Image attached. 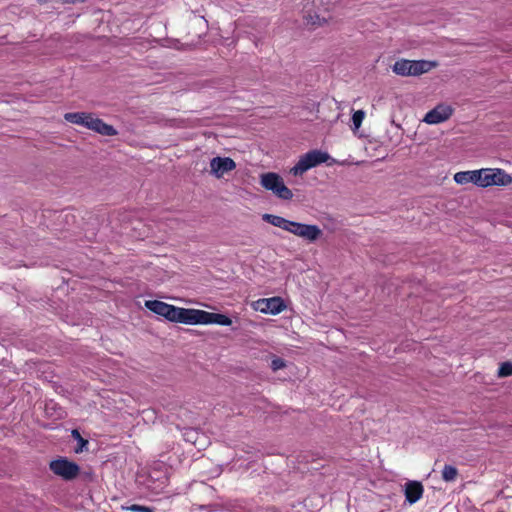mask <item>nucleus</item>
Segmentation results:
<instances>
[{
    "label": "nucleus",
    "mask_w": 512,
    "mask_h": 512,
    "mask_svg": "<svg viewBox=\"0 0 512 512\" xmlns=\"http://www.w3.org/2000/svg\"><path fill=\"white\" fill-rule=\"evenodd\" d=\"M145 307L148 308L150 311L154 312L155 314L165 317L167 320L171 322L175 317L176 306L167 304L165 302L159 300H147L145 301Z\"/></svg>",
    "instance_id": "ddd939ff"
},
{
    "label": "nucleus",
    "mask_w": 512,
    "mask_h": 512,
    "mask_svg": "<svg viewBox=\"0 0 512 512\" xmlns=\"http://www.w3.org/2000/svg\"><path fill=\"white\" fill-rule=\"evenodd\" d=\"M123 508L126 510L134 511V512H153V510L150 507L136 505V504H133L128 507H123Z\"/></svg>",
    "instance_id": "aec40b11"
},
{
    "label": "nucleus",
    "mask_w": 512,
    "mask_h": 512,
    "mask_svg": "<svg viewBox=\"0 0 512 512\" xmlns=\"http://www.w3.org/2000/svg\"><path fill=\"white\" fill-rule=\"evenodd\" d=\"M478 175H479V170L461 171V172H457L454 175V181L460 185L473 183V184L479 186Z\"/></svg>",
    "instance_id": "2eb2a0df"
},
{
    "label": "nucleus",
    "mask_w": 512,
    "mask_h": 512,
    "mask_svg": "<svg viewBox=\"0 0 512 512\" xmlns=\"http://www.w3.org/2000/svg\"><path fill=\"white\" fill-rule=\"evenodd\" d=\"M512 375V363L511 362H504L500 365L499 371H498V377H508Z\"/></svg>",
    "instance_id": "a211bd4d"
},
{
    "label": "nucleus",
    "mask_w": 512,
    "mask_h": 512,
    "mask_svg": "<svg viewBox=\"0 0 512 512\" xmlns=\"http://www.w3.org/2000/svg\"><path fill=\"white\" fill-rule=\"evenodd\" d=\"M210 174L216 179H223L225 175L236 169L235 161L230 157H214L209 163Z\"/></svg>",
    "instance_id": "9d476101"
},
{
    "label": "nucleus",
    "mask_w": 512,
    "mask_h": 512,
    "mask_svg": "<svg viewBox=\"0 0 512 512\" xmlns=\"http://www.w3.org/2000/svg\"><path fill=\"white\" fill-rule=\"evenodd\" d=\"M423 491V485L418 481H408L405 484V497L411 504L417 502L422 497Z\"/></svg>",
    "instance_id": "4468645a"
},
{
    "label": "nucleus",
    "mask_w": 512,
    "mask_h": 512,
    "mask_svg": "<svg viewBox=\"0 0 512 512\" xmlns=\"http://www.w3.org/2000/svg\"><path fill=\"white\" fill-rule=\"evenodd\" d=\"M84 447L85 446H82V442H79V446L77 448H75V452L76 453L82 452Z\"/></svg>",
    "instance_id": "4be33fe9"
},
{
    "label": "nucleus",
    "mask_w": 512,
    "mask_h": 512,
    "mask_svg": "<svg viewBox=\"0 0 512 512\" xmlns=\"http://www.w3.org/2000/svg\"><path fill=\"white\" fill-rule=\"evenodd\" d=\"M64 119L70 123L83 125L86 128L105 136L117 135L116 129L104 123L92 113L87 112H69L64 115Z\"/></svg>",
    "instance_id": "7ed1b4c3"
},
{
    "label": "nucleus",
    "mask_w": 512,
    "mask_h": 512,
    "mask_svg": "<svg viewBox=\"0 0 512 512\" xmlns=\"http://www.w3.org/2000/svg\"><path fill=\"white\" fill-rule=\"evenodd\" d=\"M286 367V362L279 358V357H274L271 361V368L273 371H277L279 369H283Z\"/></svg>",
    "instance_id": "6ab92c4d"
},
{
    "label": "nucleus",
    "mask_w": 512,
    "mask_h": 512,
    "mask_svg": "<svg viewBox=\"0 0 512 512\" xmlns=\"http://www.w3.org/2000/svg\"><path fill=\"white\" fill-rule=\"evenodd\" d=\"M366 114L363 110H357L352 115L353 131L356 132L362 125Z\"/></svg>",
    "instance_id": "f3484780"
},
{
    "label": "nucleus",
    "mask_w": 512,
    "mask_h": 512,
    "mask_svg": "<svg viewBox=\"0 0 512 512\" xmlns=\"http://www.w3.org/2000/svg\"><path fill=\"white\" fill-rule=\"evenodd\" d=\"M252 307L262 313L277 314L285 308V305L280 297H272L259 299L252 303Z\"/></svg>",
    "instance_id": "f8f14e48"
},
{
    "label": "nucleus",
    "mask_w": 512,
    "mask_h": 512,
    "mask_svg": "<svg viewBox=\"0 0 512 512\" xmlns=\"http://www.w3.org/2000/svg\"><path fill=\"white\" fill-rule=\"evenodd\" d=\"M329 159L327 153L318 150H313L302 156L298 163L291 169L293 175H302L308 169L324 163Z\"/></svg>",
    "instance_id": "6e6552de"
},
{
    "label": "nucleus",
    "mask_w": 512,
    "mask_h": 512,
    "mask_svg": "<svg viewBox=\"0 0 512 512\" xmlns=\"http://www.w3.org/2000/svg\"><path fill=\"white\" fill-rule=\"evenodd\" d=\"M260 184L281 200L289 201L293 198L292 190L286 186L283 178L277 173L267 172L261 174Z\"/></svg>",
    "instance_id": "423d86ee"
},
{
    "label": "nucleus",
    "mask_w": 512,
    "mask_h": 512,
    "mask_svg": "<svg viewBox=\"0 0 512 512\" xmlns=\"http://www.w3.org/2000/svg\"><path fill=\"white\" fill-rule=\"evenodd\" d=\"M177 44H178V41L175 40V41H172L171 44H169V46L170 47H174V48H178Z\"/></svg>",
    "instance_id": "5701e85b"
},
{
    "label": "nucleus",
    "mask_w": 512,
    "mask_h": 512,
    "mask_svg": "<svg viewBox=\"0 0 512 512\" xmlns=\"http://www.w3.org/2000/svg\"><path fill=\"white\" fill-rule=\"evenodd\" d=\"M51 471L65 480L75 479L79 474V466L65 458H60L50 463Z\"/></svg>",
    "instance_id": "1a4fd4ad"
},
{
    "label": "nucleus",
    "mask_w": 512,
    "mask_h": 512,
    "mask_svg": "<svg viewBox=\"0 0 512 512\" xmlns=\"http://www.w3.org/2000/svg\"><path fill=\"white\" fill-rule=\"evenodd\" d=\"M393 125H395L397 128L401 129V125L396 123L394 120L391 122Z\"/></svg>",
    "instance_id": "b1692460"
},
{
    "label": "nucleus",
    "mask_w": 512,
    "mask_h": 512,
    "mask_svg": "<svg viewBox=\"0 0 512 512\" xmlns=\"http://www.w3.org/2000/svg\"><path fill=\"white\" fill-rule=\"evenodd\" d=\"M479 187L488 186H508L512 183V176L507 174L504 170L498 168H483L479 169Z\"/></svg>",
    "instance_id": "0eeeda50"
},
{
    "label": "nucleus",
    "mask_w": 512,
    "mask_h": 512,
    "mask_svg": "<svg viewBox=\"0 0 512 512\" xmlns=\"http://www.w3.org/2000/svg\"><path fill=\"white\" fill-rule=\"evenodd\" d=\"M72 435L74 438L78 439L79 442H82V446H86L88 444V441L83 439L77 430H73Z\"/></svg>",
    "instance_id": "412c9836"
},
{
    "label": "nucleus",
    "mask_w": 512,
    "mask_h": 512,
    "mask_svg": "<svg viewBox=\"0 0 512 512\" xmlns=\"http://www.w3.org/2000/svg\"><path fill=\"white\" fill-rule=\"evenodd\" d=\"M322 0H307L302 10L303 24L310 30H315L328 25L332 17H324L320 15V6Z\"/></svg>",
    "instance_id": "39448f33"
},
{
    "label": "nucleus",
    "mask_w": 512,
    "mask_h": 512,
    "mask_svg": "<svg viewBox=\"0 0 512 512\" xmlns=\"http://www.w3.org/2000/svg\"><path fill=\"white\" fill-rule=\"evenodd\" d=\"M458 476V470L454 466L446 465L442 471V478L446 482L454 481Z\"/></svg>",
    "instance_id": "dca6fc26"
},
{
    "label": "nucleus",
    "mask_w": 512,
    "mask_h": 512,
    "mask_svg": "<svg viewBox=\"0 0 512 512\" xmlns=\"http://www.w3.org/2000/svg\"><path fill=\"white\" fill-rule=\"evenodd\" d=\"M454 113V107L450 104L439 103L430 110L423 121L427 124H439L447 121Z\"/></svg>",
    "instance_id": "9b49d317"
},
{
    "label": "nucleus",
    "mask_w": 512,
    "mask_h": 512,
    "mask_svg": "<svg viewBox=\"0 0 512 512\" xmlns=\"http://www.w3.org/2000/svg\"><path fill=\"white\" fill-rule=\"evenodd\" d=\"M438 62L428 60H407L401 59L395 62L392 70L400 76H420L436 68Z\"/></svg>",
    "instance_id": "20e7f679"
},
{
    "label": "nucleus",
    "mask_w": 512,
    "mask_h": 512,
    "mask_svg": "<svg viewBox=\"0 0 512 512\" xmlns=\"http://www.w3.org/2000/svg\"><path fill=\"white\" fill-rule=\"evenodd\" d=\"M172 322H179L184 324H210L216 323L220 325H231L232 320L218 313H210L198 309H186L176 307L175 317Z\"/></svg>",
    "instance_id": "f03ea898"
},
{
    "label": "nucleus",
    "mask_w": 512,
    "mask_h": 512,
    "mask_svg": "<svg viewBox=\"0 0 512 512\" xmlns=\"http://www.w3.org/2000/svg\"><path fill=\"white\" fill-rule=\"evenodd\" d=\"M262 219L275 227H279L310 242L317 241L323 234L322 230L316 225L293 222L273 214H264Z\"/></svg>",
    "instance_id": "f257e3e1"
}]
</instances>
